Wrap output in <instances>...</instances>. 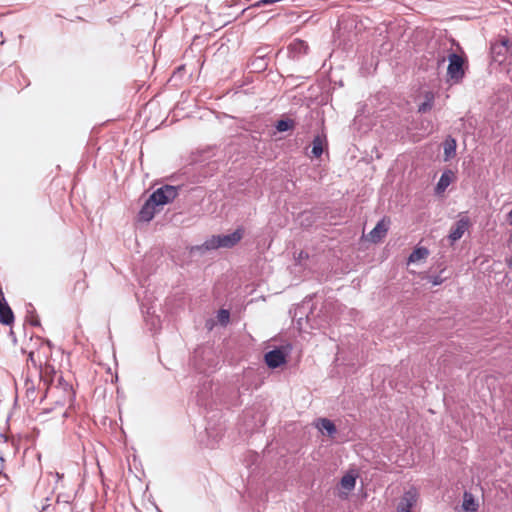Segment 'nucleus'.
<instances>
[{"label":"nucleus","instance_id":"f257e3e1","mask_svg":"<svg viewBox=\"0 0 512 512\" xmlns=\"http://www.w3.org/2000/svg\"><path fill=\"white\" fill-rule=\"evenodd\" d=\"M243 233L244 230L242 228H238L229 235H214L208 240H206L203 246L207 250L218 248H231L242 239Z\"/></svg>","mask_w":512,"mask_h":512},{"label":"nucleus","instance_id":"f03ea898","mask_svg":"<svg viewBox=\"0 0 512 512\" xmlns=\"http://www.w3.org/2000/svg\"><path fill=\"white\" fill-rule=\"evenodd\" d=\"M178 195L177 188L170 185H165L152 193L149 197L150 203L155 206H163L172 202Z\"/></svg>","mask_w":512,"mask_h":512},{"label":"nucleus","instance_id":"7ed1b4c3","mask_svg":"<svg viewBox=\"0 0 512 512\" xmlns=\"http://www.w3.org/2000/svg\"><path fill=\"white\" fill-rule=\"evenodd\" d=\"M464 59L456 53H452L449 56V65L447 68V74L450 79L458 82L464 76L463 69Z\"/></svg>","mask_w":512,"mask_h":512},{"label":"nucleus","instance_id":"20e7f679","mask_svg":"<svg viewBox=\"0 0 512 512\" xmlns=\"http://www.w3.org/2000/svg\"><path fill=\"white\" fill-rule=\"evenodd\" d=\"M389 227L390 219L384 217L376 224L372 231L365 236L366 240L375 244L381 242L387 235Z\"/></svg>","mask_w":512,"mask_h":512},{"label":"nucleus","instance_id":"39448f33","mask_svg":"<svg viewBox=\"0 0 512 512\" xmlns=\"http://www.w3.org/2000/svg\"><path fill=\"white\" fill-rule=\"evenodd\" d=\"M470 220L467 216L461 217L455 225L451 228L449 233V240L451 241V244L459 240L464 233L469 229L470 227Z\"/></svg>","mask_w":512,"mask_h":512},{"label":"nucleus","instance_id":"423d86ee","mask_svg":"<svg viewBox=\"0 0 512 512\" xmlns=\"http://www.w3.org/2000/svg\"><path fill=\"white\" fill-rule=\"evenodd\" d=\"M265 363L269 368L275 369L286 363V355L281 349H274L265 354Z\"/></svg>","mask_w":512,"mask_h":512},{"label":"nucleus","instance_id":"0eeeda50","mask_svg":"<svg viewBox=\"0 0 512 512\" xmlns=\"http://www.w3.org/2000/svg\"><path fill=\"white\" fill-rule=\"evenodd\" d=\"M455 180H456L455 173L452 170H450V169L445 170L442 173V175H441V177H440V179H439V181H438V183L436 185L435 192L437 194L444 193L445 190L447 189V187L451 183H453Z\"/></svg>","mask_w":512,"mask_h":512},{"label":"nucleus","instance_id":"6e6552de","mask_svg":"<svg viewBox=\"0 0 512 512\" xmlns=\"http://www.w3.org/2000/svg\"><path fill=\"white\" fill-rule=\"evenodd\" d=\"M417 499H418V493H417L416 489H414V488L410 489L407 492H405V494L403 495L398 506L405 507V508L412 510L413 506L417 502Z\"/></svg>","mask_w":512,"mask_h":512},{"label":"nucleus","instance_id":"1a4fd4ad","mask_svg":"<svg viewBox=\"0 0 512 512\" xmlns=\"http://www.w3.org/2000/svg\"><path fill=\"white\" fill-rule=\"evenodd\" d=\"M456 140L452 137H447L443 143L444 160L448 161L456 155Z\"/></svg>","mask_w":512,"mask_h":512},{"label":"nucleus","instance_id":"9d476101","mask_svg":"<svg viewBox=\"0 0 512 512\" xmlns=\"http://www.w3.org/2000/svg\"><path fill=\"white\" fill-rule=\"evenodd\" d=\"M326 145V137L324 135H317L314 137L312 142V154L314 157L319 158Z\"/></svg>","mask_w":512,"mask_h":512},{"label":"nucleus","instance_id":"9b49d317","mask_svg":"<svg viewBox=\"0 0 512 512\" xmlns=\"http://www.w3.org/2000/svg\"><path fill=\"white\" fill-rule=\"evenodd\" d=\"M14 321V314L6 303L0 304V322L4 325H10Z\"/></svg>","mask_w":512,"mask_h":512},{"label":"nucleus","instance_id":"f8f14e48","mask_svg":"<svg viewBox=\"0 0 512 512\" xmlns=\"http://www.w3.org/2000/svg\"><path fill=\"white\" fill-rule=\"evenodd\" d=\"M317 428L320 430V431H325L327 432V434L329 436H333L335 433H336V426L335 424L327 419V418H320L318 421H317V424H316Z\"/></svg>","mask_w":512,"mask_h":512},{"label":"nucleus","instance_id":"ddd939ff","mask_svg":"<svg viewBox=\"0 0 512 512\" xmlns=\"http://www.w3.org/2000/svg\"><path fill=\"white\" fill-rule=\"evenodd\" d=\"M155 207L154 203H150V199H148L140 210V218L144 221H150L154 217Z\"/></svg>","mask_w":512,"mask_h":512},{"label":"nucleus","instance_id":"4468645a","mask_svg":"<svg viewBox=\"0 0 512 512\" xmlns=\"http://www.w3.org/2000/svg\"><path fill=\"white\" fill-rule=\"evenodd\" d=\"M429 251L425 247H417L409 256L408 262L415 263L428 257Z\"/></svg>","mask_w":512,"mask_h":512},{"label":"nucleus","instance_id":"2eb2a0df","mask_svg":"<svg viewBox=\"0 0 512 512\" xmlns=\"http://www.w3.org/2000/svg\"><path fill=\"white\" fill-rule=\"evenodd\" d=\"M462 506L468 512H476L478 509V504L475 502L473 495L468 492L464 493Z\"/></svg>","mask_w":512,"mask_h":512},{"label":"nucleus","instance_id":"dca6fc26","mask_svg":"<svg viewBox=\"0 0 512 512\" xmlns=\"http://www.w3.org/2000/svg\"><path fill=\"white\" fill-rule=\"evenodd\" d=\"M356 484V475L352 473H348L344 475L341 479L340 485L341 487L346 490L347 492H350L354 489Z\"/></svg>","mask_w":512,"mask_h":512},{"label":"nucleus","instance_id":"f3484780","mask_svg":"<svg viewBox=\"0 0 512 512\" xmlns=\"http://www.w3.org/2000/svg\"><path fill=\"white\" fill-rule=\"evenodd\" d=\"M425 101L419 106L418 111L420 113H425L433 107L434 103V94L432 92L425 93Z\"/></svg>","mask_w":512,"mask_h":512},{"label":"nucleus","instance_id":"a211bd4d","mask_svg":"<svg viewBox=\"0 0 512 512\" xmlns=\"http://www.w3.org/2000/svg\"><path fill=\"white\" fill-rule=\"evenodd\" d=\"M295 126V123L293 120L291 119H283V120H279L276 124V129L279 131V132H285L287 130H290V129H293Z\"/></svg>","mask_w":512,"mask_h":512},{"label":"nucleus","instance_id":"6ab92c4d","mask_svg":"<svg viewBox=\"0 0 512 512\" xmlns=\"http://www.w3.org/2000/svg\"><path fill=\"white\" fill-rule=\"evenodd\" d=\"M57 505L58 506L62 505V507H63V509L60 510L59 512H72V508H71L69 499H64L63 501H61V496L58 495L57 496Z\"/></svg>","mask_w":512,"mask_h":512},{"label":"nucleus","instance_id":"aec40b11","mask_svg":"<svg viewBox=\"0 0 512 512\" xmlns=\"http://www.w3.org/2000/svg\"><path fill=\"white\" fill-rule=\"evenodd\" d=\"M218 321L222 325H226L229 322L230 313L228 310L221 309L217 315Z\"/></svg>","mask_w":512,"mask_h":512},{"label":"nucleus","instance_id":"412c9836","mask_svg":"<svg viewBox=\"0 0 512 512\" xmlns=\"http://www.w3.org/2000/svg\"><path fill=\"white\" fill-rule=\"evenodd\" d=\"M49 476L53 477L56 479V483H55V486H54V489H59V488H63V484H62V480H63V477L64 475L55 471V472H49L48 473Z\"/></svg>","mask_w":512,"mask_h":512},{"label":"nucleus","instance_id":"4be33fe9","mask_svg":"<svg viewBox=\"0 0 512 512\" xmlns=\"http://www.w3.org/2000/svg\"><path fill=\"white\" fill-rule=\"evenodd\" d=\"M84 276H86L84 274ZM88 288V283L87 281L85 280V277H83V279L81 280H78L75 285H74V291H77L79 290L80 293H84V291Z\"/></svg>","mask_w":512,"mask_h":512},{"label":"nucleus","instance_id":"5701e85b","mask_svg":"<svg viewBox=\"0 0 512 512\" xmlns=\"http://www.w3.org/2000/svg\"><path fill=\"white\" fill-rule=\"evenodd\" d=\"M28 360L31 361V363L34 366L42 364V360H41V358L39 356V352L36 353L35 351H30L29 354H28Z\"/></svg>","mask_w":512,"mask_h":512},{"label":"nucleus","instance_id":"b1692460","mask_svg":"<svg viewBox=\"0 0 512 512\" xmlns=\"http://www.w3.org/2000/svg\"><path fill=\"white\" fill-rule=\"evenodd\" d=\"M431 283L434 285V286H437V285H440L444 279L441 278L440 276H434V277H431Z\"/></svg>","mask_w":512,"mask_h":512},{"label":"nucleus","instance_id":"393cba45","mask_svg":"<svg viewBox=\"0 0 512 512\" xmlns=\"http://www.w3.org/2000/svg\"><path fill=\"white\" fill-rule=\"evenodd\" d=\"M30 324L33 326H40V320L37 316H34L30 320Z\"/></svg>","mask_w":512,"mask_h":512},{"label":"nucleus","instance_id":"a878e982","mask_svg":"<svg viewBox=\"0 0 512 512\" xmlns=\"http://www.w3.org/2000/svg\"><path fill=\"white\" fill-rule=\"evenodd\" d=\"M40 349L45 350L47 353H50V345L49 342H45L41 344Z\"/></svg>","mask_w":512,"mask_h":512},{"label":"nucleus","instance_id":"bb28decb","mask_svg":"<svg viewBox=\"0 0 512 512\" xmlns=\"http://www.w3.org/2000/svg\"><path fill=\"white\" fill-rule=\"evenodd\" d=\"M398 512H412L411 509L405 508V507H399L398 506Z\"/></svg>","mask_w":512,"mask_h":512},{"label":"nucleus","instance_id":"cd10ccee","mask_svg":"<svg viewBox=\"0 0 512 512\" xmlns=\"http://www.w3.org/2000/svg\"><path fill=\"white\" fill-rule=\"evenodd\" d=\"M41 512H50V506L49 505L43 506L41 509Z\"/></svg>","mask_w":512,"mask_h":512},{"label":"nucleus","instance_id":"c85d7f7f","mask_svg":"<svg viewBox=\"0 0 512 512\" xmlns=\"http://www.w3.org/2000/svg\"><path fill=\"white\" fill-rule=\"evenodd\" d=\"M507 264H508V266H510V267H511V266H512V259L508 260V261H507Z\"/></svg>","mask_w":512,"mask_h":512}]
</instances>
